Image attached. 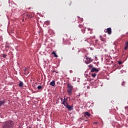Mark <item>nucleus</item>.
I'll list each match as a JSON object with an SVG mask.
<instances>
[{
	"mask_svg": "<svg viewBox=\"0 0 128 128\" xmlns=\"http://www.w3.org/2000/svg\"><path fill=\"white\" fill-rule=\"evenodd\" d=\"M3 58H6V54H3Z\"/></svg>",
	"mask_w": 128,
	"mask_h": 128,
	"instance_id": "obj_23",
	"label": "nucleus"
},
{
	"mask_svg": "<svg viewBox=\"0 0 128 128\" xmlns=\"http://www.w3.org/2000/svg\"><path fill=\"white\" fill-rule=\"evenodd\" d=\"M72 50H74V48H72Z\"/></svg>",
	"mask_w": 128,
	"mask_h": 128,
	"instance_id": "obj_32",
	"label": "nucleus"
},
{
	"mask_svg": "<svg viewBox=\"0 0 128 128\" xmlns=\"http://www.w3.org/2000/svg\"><path fill=\"white\" fill-rule=\"evenodd\" d=\"M28 68H25L24 70V72H25L24 74H28Z\"/></svg>",
	"mask_w": 128,
	"mask_h": 128,
	"instance_id": "obj_14",
	"label": "nucleus"
},
{
	"mask_svg": "<svg viewBox=\"0 0 128 128\" xmlns=\"http://www.w3.org/2000/svg\"><path fill=\"white\" fill-rule=\"evenodd\" d=\"M124 50H128V46H125Z\"/></svg>",
	"mask_w": 128,
	"mask_h": 128,
	"instance_id": "obj_27",
	"label": "nucleus"
},
{
	"mask_svg": "<svg viewBox=\"0 0 128 128\" xmlns=\"http://www.w3.org/2000/svg\"><path fill=\"white\" fill-rule=\"evenodd\" d=\"M82 32L83 34H84V32H86V30L82 29Z\"/></svg>",
	"mask_w": 128,
	"mask_h": 128,
	"instance_id": "obj_20",
	"label": "nucleus"
},
{
	"mask_svg": "<svg viewBox=\"0 0 128 128\" xmlns=\"http://www.w3.org/2000/svg\"><path fill=\"white\" fill-rule=\"evenodd\" d=\"M46 24H50V22H46Z\"/></svg>",
	"mask_w": 128,
	"mask_h": 128,
	"instance_id": "obj_26",
	"label": "nucleus"
},
{
	"mask_svg": "<svg viewBox=\"0 0 128 128\" xmlns=\"http://www.w3.org/2000/svg\"><path fill=\"white\" fill-rule=\"evenodd\" d=\"M100 40H102V42H104V38H102V36H100Z\"/></svg>",
	"mask_w": 128,
	"mask_h": 128,
	"instance_id": "obj_18",
	"label": "nucleus"
},
{
	"mask_svg": "<svg viewBox=\"0 0 128 128\" xmlns=\"http://www.w3.org/2000/svg\"><path fill=\"white\" fill-rule=\"evenodd\" d=\"M86 60L85 61L86 64H90V62H92V58H89L88 57H87L86 56Z\"/></svg>",
	"mask_w": 128,
	"mask_h": 128,
	"instance_id": "obj_4",
	"label": "nucleus"
},
{
	"mask_svg": "<svg viewBox=\"0 0 128 128\" xmlns=\"http://www.w3.org/2000/svg\"><path fill=\"white\" fill-rule=\"evenodd\" d=\"M78 27H79V28H82L84 27V26H82V25H81V24H80V25L78 26Z\"/></svg>",
	"mask_w": 128,
	"mask_h": 128,
	"instance_id": "obj_21",
	"label": "nucleus"
},
{
	"mask_svg": "<svg viewBox=\"0 0 128 128\" xmlns=\"http://www.w3.org/2000/svg\"><path fill=\"white\" fill-rule=\"evenodd\" d=\"M18 86L20 88H22V86H24V83L22 82H20Z\"/></svg>",
	"mask_w": 128,
	"mask_h": 128,
	"instance_id": "obj_11",
	"label": "nucleus"
},
{
	"mask_svg": "<svg viewBox=\"0 0 128 128\" xmlns=\"http://www.w3.org/2000/svg\"><path fill=\"white\" fill-rule=\"evenodd\" d=\"M74 87L72 86L70 84H68L67 86V92H68V94L69 96H72V90Z\"/></svg>",
	"mask_w": 128,
	"mask_h": 128,
	"instance_id": "obj_2",
	"label": "nucleus"
},
{
	"mask_svg": "<svg viewBox=\"0 0 128 128\" xmlns=\"http://www.w3.org/2000/svg\"><path fill=\"white\" fill-rule=\"evenodd\" d=\"M125 108H128V106L125 107Z\"/></svg>",
	"mask_w": 128,
	"mask_h": 128,
	"instance_id": "obj_29",
	"label": "nucleus"
},
{
	"mask_svg": "<svg viewBox=\"0 0 128 128\" xmlns=\"http://www.w3.org/2000/svg\"><path fill=\"white\" fill-rule=\"evenodd\" d=\"M30 128H32L30 127Z\"/></svg>",
	"mask_w": 128,
	"mask_h": 128,
	"instance_id": "obj_33",
	"label": "nucleus"
},
{
	"mask_svg": "<svg viewBox=\"0 0 128 128\" xmlns=\"http://www.w3.org/2000/svg\"><path fill=\"white\" fill-rule=\"evenodd\" d=\"M125 46H128V42H126V44H125Z\"/></svg>",
	"mask_w": 128,
	"mask_h": 128,
	"instance_id": "obj_24",
	"label": "nucleus"
},
{
	"mask_svg": "<svg viewBox=\"0 0 128 128\" xmlns=\"http://www.w3.org/2000/svg\"><path fill=\"white\" fill-rule=\"evenodd\" d=\"M24 20H22V21Z\"/></svg>",
	"mask_w": 128,
	"mask_h": 128,
	"instance_id": "obj_31",
	"label": "nucleus"
},
{
	"mask_svg": "<svg viewBox=\"0 0 128 128\" xmlns=\"http://www.w3.org/2000/svg\"><path fill=\"white\" fill-rule=\"evenodd\" d=\"M6 48H8V46H6Z\"/></svg>",
	"mask_w": 128,
	"mask_h": 128,
	"instance_id": "obj_30",
	"label": "nucleus"
},
{
	"mask_svg": "<svg viewBox=\"0 0 128 128\" xmlns=\"http://www.w3.org/2000/svg\"><path fill=\"white\" fill-rule=\"evenodd\" d=\"M26 16L28 18H32V14L30 12H27L26 14Z\"/></svg>",
	"mask_w": 128,
	"mask_h": 128,
	"instance_id": "obj_6",
	"label": "nucleus"
},
{
	"mask_svg": "<svg viewBox=\"0 0 128 128\" xmlns=\"http://www.w3.org/2000/svg\"><path fill=\"white\" fill-rule=\"evenodd\" d=\"M124 84H126V82L123 81L122 83V86H124Z\"/></svg>",
	"mask_w": 128,
	"mask_h": 128,
	"instance_id": "obj_17",
	"label": "nucleus"
},
{
	"mask_svg": "<svg viewBox=\"0 0 128 128\" xmlns=\"http://www.w3.org/2000/svg\"><path fill=\"white\" fill-rule=\"evenodd\" d=\"M84 41V42H86V41H88V40H83V41Z\"/></svg>",
	"mask_w": 128,
	"mask_h": 128,
	"instance_id": "obj_28",
	"label": "nucleus"
},
{
	"mask_svg": "<svg viewBox=\"0 0 128 128\" xmlns=\"http://www.w3.org/2000/svg\"><path fill=\"white\" fill-rule=\"evenodd\" d=\"M91 70V72H98V69L94 68V67H92V69L90 70Z\"/></svg>",
	"mask_w": 128,
	"mask_h": 128,
	"instance_id": "obj_7",
	"label": "nucleus"
},
{
	"mask_svg": "<svg viewBox=\"0 0 128 128\" xmlns=\"http://www.w3.org/2000/svg\"><path fill=\"white\" fill-rule=\"evenodd\" d=\"M88 68H92V64H90V65L88 66Z\"/></svg>",
	"mask_w": 128,
	"mask_h": 128,
	"instance_id": "obj_25",
	"label": "nucleus"
},
{
	"mask_svg": "<svg viewBox=\"0 0 128 128\" xmlns=\"http://www.w3.org/2000/svg\"><path fill=\"white\" fill-rule=\"evenodd\" d=\"M37 88L38 90H42V86H38Z\"/></svg>",
	"mask_w": 128,
	"mask_h": 128,
	"instance_id": "obj_15",
	"label": "nucleus"
},
{
	"mask_svg": "<svg viewBox=\"0 0 128 128\" xmlns=\"http://www.w3.org/2000/svg\"><path fill=\"white\" fill-rule=\"evenodd\" d=\"M61 104H64V106L66 107V106L68 104V102L66 101V100H64V98H60Z\"/></svg>",
	"mask_w": 128,
	"mask_h": 128,
	"instance_id": "obj_3",
	"label": "nucleus"
},
{
	"mask_svg": "<svg viewBox=\"0 0 128 128\" xmlns=\"http://www.w3.org/2000/svg\"><path fill=\"white\" fill-rule=\"evenodd\" d=\"M118 64H122V62L120 60V61H118Z\"/></svg>",
	"mask_w": 128,
	"mask_h": 128,
	"instance_id": "obj_22",
	"label": "nucleus"
},
{
	"mask_svg": "<svg viewBox=\"0 0 128 128\" xmlns=\"http://www.w3.org/2000/svg\"><path fill=\"white\" fill-rule=\"evenodd\" d=\"M52 54H54V56L55 58H58V55L56 54V52H54V51L52 52Z\"/></svg>",
	"mask_w": 128,
	"mask_h": 128,
	"instance_id": "obj_13",
	"label": "nucleus"
},
{
	"mask_svg": "<svg viewBox=\"0 0 128 128\" xmlns=\"http://www.w3.org/2000/svg\"><path fill=\"white\" fill-rule=\"evenodd\" d=\"M92 78H96V73L92 74Z\"/></svg>",
	"mask_w": 128,
	"mask_h": 128,
	"instance_id": "obj_16",
	"label": "nucleus"
},
{
	"mask_svg": "<svg viewBox=\"0 0 128 128\" xmlns=\"http://www.w3.org/2000/svg\"><path fill=\"white\" fill-rule=\"evenodd\" d=\"M65 108L68 109V110H74V105L70 106L68 104L65 106Z\"/></svg>",
	"mask_w": 128,
	"mask_h": 128,
	"instance_id": "obj_5",
	"label": "nucleus"
},
{
	"mask_svg": "<svg viewBox=\"0 0 128 128\" xmlns=\"http://www.w3.org/2000/svg\"><path fill=\"white\" fill-rule=\"evenodd\" d=\"M106 32H108V34H112V28H108L106 30H104Z\"/></svg>",
	"mask_w": 128,
	"mask_h": 128,
	"instance_id": "obj_8",
	"label": "nucleus"
},
{
	"mask_svg": "<svg viewBox=\"0 0 128 128\" xmlns=\"http://www.w3.org/2000/svg\"><path fill=\"white\" fill-rule=\"evenodd\" d=\"M4 104H6V102H4V100H0V106H2Z\"/></svg>",
	"mask_w": 128,
	"mask_h": 128,
	"instance_id": "obj_12",
	"label": "nucleus"
},
{
	"mask_svg": "<svg viewBox=\"0 0 128 128\" xmlns=\"http://www.w3.org/2000/svg\"><path fill=\"white\" fill-rule=\"evenodd\" d=\"M90 116V112H84V116Z\"/></svg>",
	"mask_w": 128,
	"mask_h": 128,
	"instance_id": "obj_10",
	"label": "nucleus"
},
{
	"mask_svg": "<svg viewBox=\"0 0 128 128\" xmlns=\"http://www.w3.org/2000/svg\"><path fill=\"white\" fill-rule=\"evenodd\" d=\"M50 86H56V81L54 80H53L52 82H50Z\"/></svg>",
	"mask_w": 128,
	"mask_h": 128,
	"instance_id": "obj_9",
	"label": "nucleus"
},
{
	"mask_svg": "<svg viewBox=\"0 0 128 128\" xmlns=\"http://www.w3.org/2000/svg\"><path fill=\"white\" fill-rule=\"evenodd\" d=\"M14 122L12 120H8L2 124V128H13Z\"/></svg>",
	"mask_w": 128,
	"mask_h": 128,
	"instance_id": "obj_1",
	"label": "nucleus"
},
{
	"mask_svg": "<svg viewBox=\"0 0 128 128\" xmlns=\"http://www.w3.org/2000/svg\"><path fill=\"white\" fill-rule=\"evenodd\" d=\"M68 98H64L63 99L64 100H65V101L66 102H68Z\"/></svg>",
	"mask_w": 128,
	"mask_h": 128,
	"instance_id": "obj_19",
	"label": "nucleus"
}]
</instances>
